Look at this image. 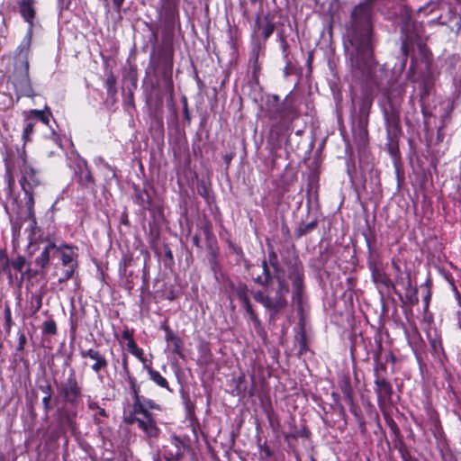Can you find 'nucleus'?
<instances>
[{
	"label": "nucleus",
	"instance_id": "obj_1",
	"mask_svg": "<svg viewBox=\"0 0 461 461\" xmlns=\"http://www.w3.org/2000/svg\"><path fill=\"white\" fill-rule=\"evenodd\" d=\"M373 0L356 5L344 36L345 54L352 77L368 88L384 89V70L378 68L375 48L378 42L373 23Z\"/></svg>",
	"mask_w": 461,
	"mask_h": 461
},
{
	"label": "nucleus",
	"instance_id": "obj_2",
	"mask_svg": "<svg viewBox=\"0 0 461 461\" xmlns=\"http://www.w3.org/2000/svg\"><path fill=\"white\" fill-rule=\"evenodd\" d=\"M56 383L59 397L63 406L57 410L59 420L69 428L75 425L77 408L82 402L83 390L80 386L74 369L69 370L67 378Z\"/></svg>",
	"mask_w": 461,
	"mask_h": 461
},
{
	"label": "nucleus",
	"instance_id": "obj_3",
	"mask_svg": "<svg viewBox=\"0 0 461 461\" xmlns=\"http://www.w3.org/2000/svg\"><path fill=\"white\" fill-rule=\"evenodd\" d=\"M173 65L174 48L171 44L159 47L156 54L154 50L152 51L149 66L156 72L158 79L164 91L168 94L170 100L174 97Z\"/></svg>",
	"mask_w": 461,
	"mask_h": 461
},
{
	"label": "nucleus",
	"instance_id": "obj_4",
	"mask_svg": "<svg viewBox=\"0 0 461 461\" xmlns=\"http://www.w3.org/2000/svg\"><path fill=\"white\" fill-rule=\"evenodd\" d=\"M275 279L277 286L273 290V295L270 291L267 293L261 290L252 292L253 299L268 311L270 320H274L280 312L285 309L287 306L286 296L289 294V285L285 277L277 276Z\"/></svg>",
	"mask_w": 461,
	"mask_h": 461
},
{
	"label": "nucleus",
	"instance_id": "obj_5",
	"mask_svg": "<svg viewBox=\"0 0 461 461\" xmlns=\"http://www.w3.org/2000/svg\"><path fill=\"white\" fill-rule=\"evenodd\" d=\"M267 116L276 121V126L288 128L299 117V110L294 96L290 94L280 102L277 95H273L267 100Z\"/></svg>",
	"mask_w": 461,
	"mask_h": 461
},
{
	"label": "nucleus",
	"instance_id": "obj_6",
	"mask_svg": "<svg viewBox=\"0 0 461 461\" xmlns=\"http://www.w3.org/2000/svg\"><path fill=\"white\" fill-rule=\"evenodd\" d=\"M382 112L385 122L386 148L392 157H396L399 153V139L402 133L400 122V104L388 98Z\"/></svg>",
	"mask_w": 461,
	"mask_h": 461
},
{
	"label": "nucleus",
	"instance_id": "obj_7",
	"mask_svg": "<svg viewBox=\"0 0 461 461\" xmlns=\"http://www.w3.org/2000/svg\"><path fill=\"white\" fill-rule=\"evenodd\" d=\"M8 174H13L15 167H19L21 173L20 185L23 192L33 191L41 184L37 171L28 163L24 149H17V158L14 160L9 156L5 160Z\"/></svg>",
	"mask_w": 461,
	"mask_h": 461
},
{
	"label": "nucleus",
	"instance_id": "obj_8",
	"mask_svg": "<svg viewBox=\"0 0 461 461\" xmlns=\"http://www.w3.org/2000/svg\"><path fill=\"white\" fill-rule=\"evenodd\" d=\"M285 265L287 271V277L292 282L294 288L293 299L296 303L301 304L304 279L303 265L297 256L285 258Z\"/></svg>",
	"mask_w": 461,
	"mask_h": 461
},
{
	"label": "nucleus",
	"instance_id": "obj_9",
	"mask_svg": "<svg viewBox=\"0 0 461 461\" xmlns=\"http://www.w3.org/2000/svg\"><path fill=\"white\" fill-rule=\"evenodd\" d=\"M375 392L377 395L378 402L389 401L393 393L391 383L381 373H386L384 364H377L375 367Z\"/></svg>",
	"mask_w": 461,
	"mask_h": 461
},
{
	"label": "nucleus",
	"instance_id": "obj_10",
	"mask_svg": "<svg viewBox=\"0 0 461 461\" xmlns=\"http://www.w3.org/2000/svg\"><path fill=\"white\" fill-rule=\"evenodd\" d=\"M188 448L187 443L177 437L171 435L167 444L162 447V455L166 461H181Z\"/></svg>",
	"mask_w": 461,
	"mask_h": 461
},
{
	"label": "nucleus",
	"instance_id": "obj_11",
	"mask_svg": "<svg viewBox=\"0 0 461 461\" xmlns=\"http://www.w3.org/2000/svg\"><path fill=\"white\" fill-rule=\"evenodd\" d=\"M31 40L24 38L15 50L14 54V72L22 73L29 72V53L31 47Z\"/></svg>",
	"mask_w": 461,
	"mask_h": 461
},
{
	"label": "nucleus",
	"instance_id": "obj_12",
	"mask_svg": "<svg viewBox=\"0 0 461 461\" xmlns=\"http://www.w3.org/2000/svg\"><path fill=\"white\" fill-rule=\"evenodd\" d=\"M237 297L239 301L240 302L243 309L245 310L246 313L249 316L250 321L253 322L255 329L261 330L262 325L261 321L258 316V314L255 312L254 309L252 308V305L250 303L249 295H248V286L246 285H239L237 289Z\"/></svg>",
	"mask_w": 461,
	"mask_h": 461
},
{
	"label": "nucleus",
	"instance_id": "obj_13",
	"mask_svg": "<svg viewBox=\"0 0 461 461\" xmlns=\"http://www.w3.org/2000/svg\"><path fill=\"white\" fill-rule=\"evenodd\" d=\"M12 80L15 91L19 95L27 97H32L35 95L29 72L14 73Z\"/></svg>",
	"mask_w": 461,
	"mask_h": 461
},
{
	"label": "nucleus",
	"instance_id": "obj_14",
	"mask_svg": "<svg viewBox=\"0 0 461 461\" xmlns=\"http://www.w3.org/2000/svg\"><path fill=\"white\" fill-rule=\"evenodd\" d=\"M75 175L77 177V182L86 187H89L94 185V177L87 167V163L85 159L80 157H77L75 161Z\"/></svg>",
	"mask_w": 461,
	"mask_h": 461
},
{
	"label": "nucleus",
	"instance_id": "obj_15",
	"mask_svg": "<svg viewBox=\"0 0 461 461\" xmlns=\"http://www.w3.org/2000/svg\"><path fill=\"white\" fill-rule=\"evenodd\" d=\"M80 356L82 358H90L94 360V364L91 366V369L96 375L103 370H105L108 366V361L104 355H103L100 351L89 348V349H82L80 350Z\"/></svg>",
	"mask_w": 461,
	"mask_h": 461
},
{
	"label": "nucleus",
	"instance_id": "obj_16",
	"mask_svg": "<svg viewBox=\"0 0 461 461\" xmlns=\"http://www.w3.org/2000/svg\"><path fill=\"white\" fill-rule=\"evenodd\" d=\"M138 428L144 432L150 444L160 434V429L154 420L153 414L141 415Z\"/></svg>",
	"mask_w": 461,
	"mask_h": 461
},
{
	"label": "nucleus",
	"instance_id": "obj_17",
	"mask_svg": "<svg viewBox=\"0 0 461 461\" xmlns=\"http://www.w3.org/2000/svg\"><path fill=\"white\" fill-rule=\"evenodd\" d=\"M17 5L21 16L29 24V29L25 38L32 39L33 21L36 16V10L34 7L35 2L18 1Z\"/></svg>",
	"mask_w": 461,
	"mask_h": 461
},
{
	"label": "nucleus",
	"instance_id": "obj_18",
	"mask_svg": "<svg viewBox=\"0 0 461 461\" xmlns=\"http://www.w3.org/2000/svg\"><path fill=\"white\" fill-rule=\"evenodd\" d=\"M368 268L371 272L372 280L375 284H380L386 288L393 287V283L385 271L372 260H369Z\"/></svg>",
	"mask_w": 461,
	"mask_h": 461
},
{
	"label": "nucleus",
	"instance_id": "obj_19",
	"mask_svg": "<svg viewBox=\"0 0 461 461\" xmlns=\"http://www.w3.org/2000/svg\"><path fill=\"white\" fill-rule=\"evenodd\" d=\"M373 104V98L366 95L362 97L361 103L359 105V126L361 128L362 133L364 137L367 135V131L365 127L368 122V116Z\"/></svg>",
	"mask_w": 461,
	"mask_h": 461
},
{
	"label": "nucleus",
	"instance_id": "obj_20",
	"mask_svg": "<svg viewBox=\"0 0 461 461\" xmlns=\"http://www.w3.org/2000/svg\"><path fill=\"white\" fill-rule=\"evenodd\" d=\"M133 202L142 208L143 211L153 212L151 197L146 189L138 185L133 186Z\"/></svg>",
	"mask_w": 461,
	"mask_h": 461
},
{
	"label": "nucleus",
	"instance_id": "obj_21",
	"mask_svg": "<svg viewBox=\"0 0 461 461\" xmlns=\"http://www.w3.org/2000/svg\"><path fill=\"white\" fill-rule=\"evenodd\" d=\"M162 19L166 32L172 33L175 30L176 23L178 21V12L176 6L170 5L165 6Z\"/></svg>",
	"mask_w": 461,
	"mask_h": 461
},
{
	"label": "nucleus",
	"instance_id": "obj_22",
	"mask_svg": "<svg viewBox=\"0 0 461 461\" xmlns=\"http://www.w3.org/2000/svg\"><path fill=\"white\" fill-rule=\"evenodd\" d=\"M161 329L165 331V339L167 342H171L173 345V352L178 355L180 357H183V340L180 337L176 335L174 331L169 328L168 325L164 323L161 326Z\"/></svg>",
	"mask_w": 461,
	"mask_h": 461
},
{
	"label": "nucleus",
	"instance_id": "obj_23",
	"mask_svg": "<svg viewBox=\"0 0 461 461\" xmlns=\"http://www.w3.org/2000/svg\"><path fill=\"white\" fill-rule=\"evenodd\" d=\"M38 389L43 393V398L41 400L44 412L48 414L51 410V398L53 393V389L49 379H44L43 383L38 384Z\"/></svg>",
	"mask_w": 461,
	"mask_h": 461
},
{
	"label": "nucleus",
	"instance_id": "obj_24",
	"mask_svg": "<svg viewBox=\"0 0 461 461\" xmlns=\"http://www.w3.org/2000/svg\"><path fill=\"white\" fill-rule=\"evenodd\" d=\"M57 249V245L54 242L50 241L42 249L41 254L35 258V265L40 267L41 270L45 269L50 263L51 253Z\"/></svg>",
	"mask_w": 461,
	"mask_h": 461
},
{
	"label": "nucleus",
	"instance_id": "obj_25",
	"mask_svg": "<svg viewBox=\"0 0 461 461\" xmlns=\"http://www.w3.org/2000/svg\"><path fill=\"white\" fill-rule=\"evenodd\" d=\"M339 386L343 393L345 401L351 407V411L355 408V401H354V391L350 383V378L348 376H344L339 382Z\"/></svg>",
	"mask_w": 461,
	"mask_h": 461
},
{
	"label": "nucleus",
	"instance_id": "obj_26",
	"mask_svg": "<svg viewBox=\"0 0 461 461\" xmlns=\"http://www.w3.org/2000/svg\"><path fill=\"white\" fill-rule=\"evenodd\" d=\"M28 119H31L32 122L39 121L45 125H49L50 118L51 117V113L49 108L45 110H31L25 113Z\"/></svg>",
	"mask_w": 461,
	"mask_h": 461
},
{
	"label": "nucleus",
	"instance_id": "obj_27",
	"mask_svg": "<svg viewBox=\"0 0 461 461\" xmlns=\"http://www.w3.org/2000/svg\"><path fill=\"white\" fill-rule=\"evenodd\" d=\"M406 293H405V303L411 306L416 305L419 303L418 290L416 287L411 286V281L410 275L407 276L406 282Z\"/></svg>",
	"mask_w": 461,
	"mask_h": 461
},
{
	"label": "nucleus",
	"instance_id": "obj_28",
	"mask_svg": "<svg viewBox=\"0 0 461 461\" xmlns=\"http://www.w3.org/2000/svg\"><path fill=\"white\" fill-rule=\"evenodd\" d=\"M265 24L262 25L260 18L258 17L255 21V26L258 30H262L264 40L267 41L274 32L276 25L267 17L265 18Z\"/></svg>",
	"mask_w": 461,
	"mask_h": 461
},
{
	"label": "nucleus",
	"instance_id": "obj_29",
	"mask_svg": "<svg viewBox=\"0 0 461 461\" xmlns=\"http://www.w3.org/2000/svg\"><path fill=\"white\" fill-rule=\"evenodd\" d=\"M148 374L149 376V379L153 381L157 385H158L161 388L167 389L168 392H172V390L169 387L168 382L167 379L161 375V374L154 370L151 367H148Z\"/></svg>",
	"mask_w": 461,
	"mask_h": 461
},
{
	"label": "nucleus",
	"instance_id": "obj_30",
	"mask_svg": "<svg viewBox=\"0 0 461 461\" xmlns=\"http://www.w3.org/2000/svg\"><path fill=\"white\" fill-rule=\"evenodd\" d=\"M25 195V205L28 211V218L32 221L33 224L36 223V217L34 212V194L33 191L28 190V192H23Z\"/></svg>",
	"mask_w": 461,
	"mask_h": 461
},
{
	"label": "nucleus",
	"instance_id": "obj_31",
	"mask_svg": "<svg viewBox=\"0 0 461 461\" xmlns=\"http://www.w3.org/2000/svg\"><path fill=\"white\" fill-rule=\"evenodd\" d=\"M268 260L269 264L274 269V277L276 278L277 276H285V270L278 263L277 255L274 250L269 251L268 253Z\"/></svg>",
	"mask_w": 461,
	"mask_h": 461
},
{
	"label": "nucleus",
	"instance_id": "obj_32",
	"mask_svg": "<svg viewBox=\"0 0 461 461\" xmlns=\"http://www.w3.org/2000/svg\"><path fill=\"white\" fill-rule=\"evenodd\" d=\"M35 124H36L35 122H32L31 119H28L27 116L25 115L23 131V135H22V139H23L24 144L27 141H30L32 140V136L34 131Z\"/></svg>",
	"mask_w": 461,
	"mask_h": 461
},
{
	"label": "nucleus",
	"instance_id": "obj_33",
	"mask_svg": "<svg viewBox=\"0 0 461 461\" xmlns=\"http://www.w3.org/2000/svg\"><path fill=\"white\" fill-rule=\"evenodd\" d=\"M141 418V412L137 411V407L135 404H132V410L129 412H125L123 416V420L125 423L129 425L139 424Z\"/></svg>",
	"mask_w": 461,
	"mask_h": 461
},
{
	"label": "nucleus",
	"instance_id": "obj_34",
	"mask_svg": "<svg viewBox=\"0 0 461 461\" xmlns=\"http://www.w3.org/2000/svg\"><path fill=\"white\" fill-rule=\"evenodd\" d=\"M140 404L142 407V410H139L137 408L138 411L141 412V415H148L152 414L149 410H160V407L158 403H156L153 400L143 398L140 400Z\"/></svg>",
	"mask_w": 461,
	"mask_h": 461
},
{
	"label": "nucleus",
	"instance_id": "obj_35",
	"mask_svg": "<svg viewBox=\"0 0 461 461\" xmlns=\"http://www.w3.org/2000/svg\"><path fill=\"white\" fill-rule=\"evenodd\" d=\"M116 77L113 73H110L105 79V88L107 95L110 98H114L117 93L116 89Z\"/></svg>",
	"mask_w": 461,
	"mask_h": 461
},
{
	"label": "nucleus",
	"instance_id": "obj_36",
	"mask_svg": "<svg viewBox=\"0 0 461 461\" xmlns=\"http://www.w3.org/2000/svg\"><path fill=\"white\" fill-rule=\"evenodd\" d=\"M77 254L74 250L62 251L60 254L61 262L64 267H70L74 264H77Z\"/></svg>",
	"mask_w": 461,
	"mask_h": 461
},
{
	"label": "nucleus",
	"instance_id": "obj_37",
	"mask_svg": "<svg viewBox=\"0 0 461 461\" xmlns=\"http://www.w3.org/2000/svg\"><path fill=\"white\" fill-rule=\"evenodd\" d=\"M317 226L316 221H312L306 224H301L295 230V236L297 239L302 238L303 236L308 234L312 230H313Z\"/></svg>",
	"mask_w": 461,
	"mask_h": 461
},
{
	"label": "nucleus",
	"instance_id": "obj_38",
	"mask_svg": "<svg viewBox=\"0 0 461 461\" xmlns=\"http://www.w3.org/2000/svg\"><path fill=\"white\" fill-rule=\"evenodd\" d=\"M44 334L55 335L57 333V324L53 319L47 320L42 324Z\"/></svg>",
	"mask_w": 461,
	"mask_h": 461
},
{
	"label": "nucleus",
	"instance_id": "obj_39",
	"mask_svg": "<svg viewBox=\"0 0 461 461\" xmlns=\"http://www.w3.org/2000/svg\"><path fill=\"white\" fill-rule=\"evenodd\" d=\"M88 408L92 411L96 410L97 412L95 414V420L96 422H99V420L97 419V415L102 416V417L108 416L106 411L104 408L100 407L99 404L95 402H89Z\"/></svg>",
	"mask_w": 461,
	"mask_h": 461
},
{
	"label": "nucleus",
	"instance_id": "obj_40",
	"mask_svg": "<svg viewBox=\"0 0 461 461\" xmlns=\"http://www.w3.org/2000/svg\"><path fill=\"white\" fill-rule=\"evenodd\" d=\"M65 267L66 269L63 271L62 276L59 279V283L66 282L73 276L75 270L77 268V264Z\"/></svg>",
	"mask_w": 461,
	"mask_h": 461
},
{
	"label": "nucleus",
	"instance_id": "obj_41",
	"mask_svg": "<svg viewBox=\"0 0 461 461\" xmlns=\"http://www.w3.org/2000/svg\"><path fill=\"white\" fill-rule=\"evenodd\" d=\"M25 264H26V259L23 256L17 257L15 259H14L11 262L12 267L21 273H22Z\"/></svg>",
	"mask_w": 461,
	"mask_h": 461
},
{
	"label": "nucleus",
	"instance_id": "obj_42",
	"mask_svg": "<svg viewBox=\"0 0 461 461\" xmlns=\"http://www.w3.org/2000/svg\"><path fill=\"white\" fill-rule=\"evenodd\" d=\"M140 386H136L134 388H131V393L132 394V398H133V404H135V406L139 409V410H142V407H141V404H140Z\"/></svg>",
	"mask_w": 461,
	"mask_h": 461
},
{
	"label": "nucleus",
	"instance_id": "obj_43",
	"mask_svg": "<svg viewBox=\"0 0 461 461\" xmlns=\"http://www.w3.org/2000/svg\"><path fill=\"white\" fill-rule=\"evenodd\" d=\"M4 314H5V320L6 331L9 333L11 330V328L14 324L13 319H12V312H11L9 306H5Z\"/></svg>",
	"mask_w": 461,
	"mask_h": 461
},
{
	"label": "nucleus",
	"instance_id": "obj_44",
	"mask_svg": "<svg viewBox=\"0 0 461 461\" xmlns=\"http://www.w3.org/2000/svg\"><path fill=\"white\" fill-rule=\"evenodd\" d=\"M426 286V294L423 297V302H424V312H426L428 309H429V302H430V299H431V291H430V288H429V285H430V282L429 280H428L425 285Z\"/></svg>",
	"mask_w": 461,
	"mask_h": 461
},
{
	"label": "nucleus",
	"instance_id": "obj_45",
	"mask_svg": "<svg viewBox=\"0 0 461 461\" xmlns=\"http://www.w3.org/2000/svg\"><path fill=\"white\" fill-rule=\"evenodd\" d=\"M26 337L23 331L18 332V345L16 347V351H23L24 347L26 345Z\"/></svg>",
	"mask_w": 461,
	"mask_h": 461
},
{
	"label": "nucleus",
	"instance_id": "obj_46",
	"mask_svg": "<svg viewBox=\"0 0 461 461\" xmlns=\"http://www.w3.org/2000/svg\"><path fill=\"white\" fill-rule=\"evenodd\" d=\"M261 265H262V269H263V276L271 283V281L275 277H274V276H272V274L269 270L267 262L266 260H263Z\"/></svg>",
	"mask_w": 461,
	"mask_h": 461
},
{
	"label": "nucleus",
	"instance_id": "obj_47",
	"mask_svg": "<svg viewBox=\"0 0 461 461\" xmlns=\"http://www.w3.org/2000/svg\"><path fill=\"white\" fill-rule=\"evenodd\" d=\"M113 10L118 14L119 17L122 18V9L125 0H111Z\"/></svg>",
	"mask_w": 461,
	"mask_h": 461
},
{
	"label": "nucleus",
	"instance_id": "obj_48",
	"mask_svg": "<svg viewBox=\"0 0 461 461\" xmlns=\"http://www.w3.org/2000/svg\"><path fill=\"white\" fill-rule=\"evenodd\" d=\"M74 247L67 244V243H61L59 246H57V249H54V252H62V251H70L73 250Z\"/></svg>",
	"mask_w": 461,
	"mask_h": 461
},
{
	"label": "nucleus",
	"instance_id": "obj_49",
	"mask_svg": "<svg viewBox=\"0 0 461 461\" xmlns=\"http://www.w3.org/2000/svg\"><path fill=\"white\" fill-rule=\"evenodd\" d=\"M254 282L262 286H267L270 284L268 280L261 276H258L256 278H254Z\"/></svg>",
	"mask_w": 461,
	"mask_h": 461
},
{
	"label": "nucleus",
	"instance_id": "obj_50",
	"mask_svg": "<svg viewBox=\"0 0 461 461\" xmlns=\"http://www.w3.org/2000/svg\"><path fill=\"white\" fill-rule=\"evenodd\" d=\"M300 352H303L306 348V337L304 332H302L299 339Z\"/></svg>",
	"mask_w": 461,
	"mask_h": 461
},
{
	"label": "nucleus",
	"instance_id": "obj_51",
	"mask_svg": "<svg viewBox=\"0 0 461 461\" xmlns=\"http://www.w3.org/2000/svg\"><path fill=\"white\" fill-rule=\"evenodd\" d=\"M126 380H127V382L130 384V389L138 386L137 382H136V378L134 376H132L131 374L126 375Z\"/></svg>",
	"mask_w": 461,
	"mask_h": 461
},
{
	"label": "nucleus",
	"instance_id": "obj_52",
	"mask_svg": "<svg viewBox=\"0 0 461 461\" xmlns=\"http://www.w3.org/2000/svg\"><path fill=\"white\" fill-rule=\"evenodd\" d=\"M32 298L35 299V302H36L34 312H38L41 307V301H42L41 296L33 295Z\"/></svg>",
	"mask_w": 461,
	"mask_h": 461
},
{
	"label": "nucleus",
	"instance_id": "obj_53",
	"mask_svg": "<svg viewBox=\"0 0 461 461\" xmlns=\"http://www.w3.org/2000/svg\"><path fill=\"white\" fill-rule=\"evenodd\" d=\"M281 47H282V50L285 54V57L286 58L287 57V48H288V43L286 41V40L281 36Z\"/></svg>",
	"mask_w": 461,
	"mask_h": 461
},
{
	"label": "nucleus",
	"instance_id": "obj_54",
	"mask_svg": "<svg viewBox=\"0 0 461 461\" xmlns=\"http://www.w3.org/2000/svg\"><path fill=\"white\" fill-rule=\"evenodd\" d=\"M127 348L128 350L131 353L138 348V346L134 339H129V342H127Z\"/></svg>",
	"mask_w": 461,
	"mask_h": 461
},
{
	"label": "nucleus",
	"instance_id": "obj_55",
	"mask_svg": "<svg viewBox=\"0 0 461 461\" xmlns=\"http://www.w3.org/2000/svg\"><path fill=\"white\" fill-rule=\"evenodd\" d=\"M122 338L129 342V339H133L132 332L129 330H125L122 334Z\"/></svg>",
	"mask_w": 461,
	"mask_h": 461
},
{
	"label": "nucleus",
	"instance_id": "obj_56",
	"mask_svg": "<svg viewBox=\"0 0 461 461\" xmlns=\"http://www.w3.org/2000/svg\"><path fill=\"white\" fill-rule=\"evenodd\" d=\"M0 264H2L4 268L6 267L9 264V259L5 254L0 255Z\"/></svg>",
	"mask_w": 461,
	"mask_h": 461
},
{
	"label": "nucleus",
	"instance_id": "obj_57",
	"mask_svg": "<svg viewBox=\"0 0 461 461\" xmlns=\"http://www.w3.org/2000/svg\"><path fill=\"white\" fill-rule=\"evenodd\" d=\"M122 369H123V371H124L126 375L131 374L130 371H129V368H128L127 357L126 356L122 358Z\"/></svg>",
	"mask_w": 461,
	"mask_h": 461
},
{
	"label": "nucleus",
	"instance_id": "obj_58",
	"mask_svg": "<svg viewBox=\"0 0 461 461\" xmlns=\"http://www.w3.org/2000/svg\"><path fill=\"white\" fill-rule=\"evenodd\" d=\"M132 355H134L135 357H139L140 359L143 360L142 358V355H143V350L140 348H137L135 350H133V352H131Z\"/></svg>",
	"mask_w": 461,
	"mask_h": 461
},
{
	"label": "nucleus",
	"instance_id": "obj_59",
	"mask_svg": "<svg viewBox=\"0 0 461 461\" xmlns=\"http://www.w3.org/2000/svg\"><path fill=\"white\" fill-rule=\"evenodd\" d=\"M121 222L126 226L130 225V221H129L128 215L126 212L122 213V218H121Z\"/></svg>",
	"mask_w": 461,
	"mask_h": 461
},
{
	"label": "nucleus",
	"instance_id": "obj_60",
	"mask_svg": "<svg viewBox=\"0 0 461 461\" xmlns=\"http://www.w3.org/2000/svg\"><path fill=\"white\" fill-rule=\"evenodd\" d=\"M183 113H184V117L185 119L187 121V122H190V113H189V111H188V105H185V107H183Z\"/></svg>",
	"mask_w": 461,
	"mask_h": 461
},
{
	"label": "nucleus",
	"instance_id": "obj_61",
	"mask_svg": "<svg viewBox=\"0 0 461 461\" xmlns=\"http://www.w3.org/2000/svg\"><path fill=\"white\" fill-rule=\"evenodd\" d=\"M336 406L339 409V412L340 416L344 417L346 415V411H345L344 406L340 402L339 404H336Z\"/></svg>",
	"mask_w": 461,
	"mask_h": 461
},
{
	"label": "nucleus",
	"instance_id": "obj_62",
	"mask_svg": "<svg viewBox=\"0 0 461 461\" xmlns=\"http://www.w3.org/2000/svg\"><path fill=\"white\" fill-rule=\"evenodd\" d=\"M331 397L333 399V402L335 404H339L340 402H339V395L337 393H331Z\"/></svg>",
	"mask_w": 461,
	"mask_h": 461
},
{
	"label": "nucleus",
	"instance_id": "obj_63",
	"mask_svg": "<svg viewBox=\"0 0 461 461\" xmlns=\"http://www.w3.org/2000/svg\"><path fill=\"white\" fill-rule=\"evenodd\" d=\"M165 254L167 258H169L170 260H173V253L169 248L166 249Z\"/></svg>",
	"mask_w": 461,
	"mask_h": 461
},
{
	"label": "nucleus",
	"instance_id": "obj_64",
	"mask_svg": "<svg viewBox=\"0 0 461 461\" xmlns=\"http://www.w3.org/2000/svg\"><path fill=\"white\" fill-rule=\"evenodd\" d=\"M392 266L398 274H401V267L394 260L392 261Z\"/></svg>",
	"mask_w": 461,
	"mask_h": 461
}]
</instances>
